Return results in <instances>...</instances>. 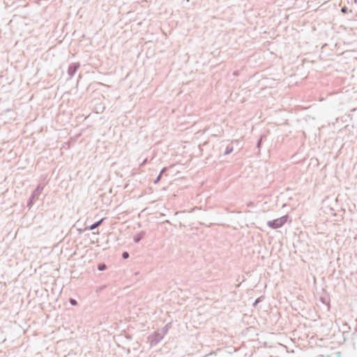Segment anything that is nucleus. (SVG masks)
<instances>
[{
  "label": "nucleus",
  "mask_w": 357,
  "mask_h": 357,
  "mask_svg": "<svg viewBox=\"0 0 357 357\" xmlns=\"http://www.w3.org/2000/svg\"><path fill=\"white\" fill-rule=\"evenodd\" d=\"M287 216L285 215V216L277 218L275 220H273L272 221H269L268 222V225L270 227L273 228V229L280 228L287 222Z\"/></svg>",
  "instance_id": "obj_1"
},
{
  "label": "nucleus",
  "mask_w": 357,
  "mask_h": 357,
  "mask_svg": "<svg viewBox=\"0 0 357 357\" xmlns=\"http://www.w3.org/2000/svg\"><path fill=\"white\" fill-rule=\"evenodd\" d=\"M80 67V63L79 62H74L69 65L68 68V74L69 75V79H72V77L75 75L79 68Z\"/></svg>",
  "instance_id": "obj_2"
},
{
  "label": "nucleus",
  "mask_w": 357,
  "mask_h": 357,
  "mask_svg": "<svg viewBox=\"0 0 357 357\" xmlns=\"http://www.w3.org/2000/svg\"><path fill=\"white\" fill-rule=\"evenodd\" d=\"M94 108L93 112H103L105 109L104 104L100 102L98 100H94L92 101Z\"/></svg>",
  "instance_id": "obj_3"
},
{
  "label": "nucleus",
  "mask_w": 357,
  "mask_h": 357,
  "mask_svg": "<svg viewBox=\"0 0 357 357\" xmlns=\"http://www.w3.org/2000/svg\"><path fill=\"white\" fill-rule=\"evenodd\" d=\"M102 221H103V219H101L100 221H98V222H97L94 223L93 225H92L90 227L89 229H90V230H93V229H96L97 227H98V226L101 224V222H102Z\"/></svg>",
  "instance_id": "obj_4"
},
{
  "label": "nucleus",
  "mask_w": 357,
  "mask_h": 357,
  "mask_svg": "<svg viewBox=\"0 0 357 357\" xmlns=\"http://www.w3.org/2000/svg\"><path fill=\"white\" fill-rule=\"evenodd\" d=\"M341 12L343 13H348V8L346 7V6H343L341 8Z\"/></svg>",
  "instance_id": "obj_5"
},
{
  "label": "nucleus",
  "mask_w": 357,
  "mask_h": 357,
  "mask_svg": "<svg viewBox=\"0 0 357 357\" xmlns=\"http://www.w3.org/2000/svg\"><path fill=\"white\" fill-rule=\"evenodd\" d=\"M70 303L73 305H76L77 304V301L75 299L71 298L70 300Z\"/></svg>",
  "instance_id": "obj_6"
},
{
  "label": "nucleus",
  "mask_w": 357,
  "mask_h": 357,
  "mask_svg": "<svg viewBox=\"0 0 357 357\" xmlns=\"http://www.w3.org/2000/svg\"><path fill=\"white\" fill-rule=\"evenodd\" d=\"M122 256H123V259H127L129 255H128V253L127 252H125L123 253Z\"/></svg>",
  "instance_id": "obj_7"
},
{
  "label": "nucleus",
  "mask_w": 357,
  "mask_h": 357,
  "mask_svg": "<svg viewBox=\"0 0 357 357\" xmlns=\"http://www.w3.org/2000/svg\"><path fill=\"white\" fill-rule=\"evenodd\" d=\"M105 268H106V266L102 265V266H100L98 268H99V270L102 271V270L105 269Z\"/></svg>",
  "instance_id": "obj_8"
},
{
  "label": "nucleus",
  "mask_w": 357,
  "mask_h": 357,
  "mask_svg": "<svg viewBox=\"0 0 357 357\" xmlns=\"http://www.w3.org/2000/svg\"><path fill=\"white\" fill-rule=\"evenodd\" d=\"M356 108H354V109H352L351 110V112H356Z\"/></svg>",
  "instance_id": "obj_9"
},
{
  "label": "nucleus",
  "mask_w": 357,
  "mask_h": 357,
  "mask_svg": "<svg viewBox=\"0 0 357 357\" xmlns=\"http://www.w3.org/2000/svg\"><path fill=\"white\" fill-rule=\"evenodd\" d=\"M6 112H10V109H7L6 110Z\"/></svg>",
  "instance_id": "obj_10"
}]
</instances>
